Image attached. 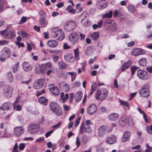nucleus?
<instances>
[{
    "instance_id": "nucleus-1",
    "label": "nucleus",
    "mask_w": 152,
    "mask_h": 152,
    "mask_svg": "<svg viewBox=\"0 0 152 152\" xmlns=\"http://www.w3.org/2000/svg\"><path fill=\"white\" fill-rule=\"evenodd\" d=\"M92 125V122L89 120L86 121L85 124L84 123H82L80 127V134H83L84 133H91L92 131L91 126Z\"/></svg>"
},
{
    "instance_id": "nucleus-2",
    "label": "nucleus",
    "mask_w": 152,
    "mask_h": 152,
    "mask_svg": "<svg viewBox=\"0 0 152 152\" xmlns=\"http://www.w3.org/2000/svg\"><path fill=\"white\" fill-rule=\"evenodd\" d=\"M107 93L105 88L98 89L95 93V96L96 100L102 101L106 97Z\"/></svg>"
},
{
    "instance_id": "nucleus-3",
    "label": "nucleus",
    "mask_w": 152,
    "mask_h": 152,
    "mask_svg": "<svg viewBox=\"0 0 152 152\" xmlns=\"http://www.w3.org/2000/svg\"><path fill=\"white\" fill-rule=\"evenodd\" d=\"M0 56V61L3 62H4L7 58L10 57V49L7 48L5 47L3 48L1 52Z\"/></svg>"
},
{
    "instance_id": "nucleus-4",
    "label": "nucleus",
    "mask_w": 152,
    "mask_h": 152,
    "mask_svg": "<svg viewBox=\"0 0 152 152\" xmlns=\"http://www.w3.org/2000/svg\"><path fill=\"white\" fill-rule=\"evenodd\" d=\"M111 130L112 129L108 125H102L98 128L97 134L99 137H102L105 134L106 131Z\"/></svg>"
},
{
    "instance_id": "nucleus-5",
    "label": "nucleus",
    "mask_w": 152,
    "mask_h": 152,
    "mask_svg": "<svg viewBox=\"0 0 152 152\" xmlns=\"http://www.w3.org/2000/svg\"><path fill=\"white\" fill-rule=\"evenodd\" d=\"M76 26L77 24L75 21L70 20L64 25V28L67 31H71L75 29Z\"/></svg>"
},
{
    "instance_id": "nucleus-6",
    "label": "nucleus",
    "mask_w": 152,
    "mask_h": 152,
    "mask_svg": "<svg viewBox=\"0 0 152 152\" xmlns=\"http://www.w3.org/2000/svg\"><path fill=\"white\" fill-rule=\"evenodd\" d=\"M25 132L24 128L22 126H16L13 129V135L15 136L19 137L23 135Z\"/></svg>"
},
{
    "instance_id": "nucleus-7",
    "label": "nucleus",
    "mask_w": 152,
    "mask_h": 152,
    "mask_svg": "<svg viewBox=\"0 0 152 152\" xmlns=\"http://www.w3.org/2000/svg\"><path fill=\"white\" fill-rule=\"evenodd\" d=\"M139 94L141 96L144 98L148 97L150 94L148 85H146L143 86L140 90Z\"/></svg>"
},
{
    "instance_id": "nucleus-8",
    "label": "nucleus",
    "mask_w": 152,
    "mask_h": 152,
    "mask_svg": "<svg viewBox=\"0 0 152 152\" xmlns=\"http://www.w3.org/2000/svg\"><path fill=\"white\" fill-rule=\"evenodd\" d=\"M108 6V3L105 0H98L96 3V6L98 9L102 10Z\"/></svg>"
},
{
    "instance_id": "nucleus-9",
    "label": "nucleus",
    "mask_w": 152,
    "mask_h": 152,
    "mask_svg": "<svg viewBox=\"0 0 152 152\" xmlns=\"http://www.w3.org/2000/svg\"><path fill=\"white\" fill-rule=\"evenodd\" d=\"M44 83V79L43 78L37 80L34 82L33 87L35 89H39L42 88Z\"/></svg>"
},
{
    "instance_id": "nucleus-10",
    "label": "nucleus",
    "mask_w": 152,
    "mask_h": 152,
    "mask_svg": "<svg viewBox=\"0 0 152 152\" xmlns=\"http://www.w3.org/2000/svg\"><path fill=\"white\" fill-rule=\"evenodd\" d=\"M145 51L141 48H137L133 49L131 55L136 56L142 54H145Z\"/></svg>"
},
{
    "instance_id": "nucleus-11",
    "label": "nucleus",
    "mask_w": 152,
    "mask_h": 152,
    "mask_svg": "<svg viewBox=\"0 0 152 152\" xmlns=\"http://www.w3.org/2000/svg\"><path fill=\"white\" fill-rule=\"evenodd\" d=\"M116 136L113 134H111L107 137L105 142L107 144H111L115 143L116 141Z\"/></svg>"
},
{
    "instance_id": "nucleus-12",
    "label": "nucleus",
    "mask_w": 152,
    "mask_h": 152,
    "mask_svg": "<svg viewBox=\"0 0 152 152\" xmlns=\"http://www.w3.org/2000/svg\"><path fill=\"white\" fill-rule=\"evenodd\" d=\"M15 36V30L11 29L7 31L4 36V38L5 39H10L14 38Z\"/></svg>"
},
{
    "instance_id": "nucleus-13",
    "label": "nucleus",
    "mask_w": 152,
    "mask_h": 152,
    "mask_svg": "<svg viewBox=\"0 0 152 152\" xmlns=\"http://www.w3.org/2000/svg\"><path fill=\"white\" fill-rule=\"evenodd\" d=\"M35 69L37 73L40 72L42 74L45 73L47 70L44 64L41 65L40 66L39 65H36L35 66Z\"/></svg>"
},
{
    "instance_id": "nucleus-14",
    "label": "nucleus",
    "mask_w": 152,
    "mask_h": 152,
    "mask_svg": "<svg viewBox=\"0 0 152 152\" xmlns=\"http://www.w3.org/2000/svg\"><path fill=\"white\" fill-rule=\"evenodd\" d=\"M137 75V76L141 79H147L148 77L147 72L141 69L138 71Z\"/></svg>"
},
{
    "instance_id": "nucleus-15",
    "label": "nucleus",
    "mask_w": 152,
    "mask_h": 152,
    "mask_svg": "<svg viewBox=\"0 0 152 152\" xmlns=\"http://www.w3.org/2000/svg\"><path fill=\"white\" fill-rule=\"evenodd\" d=\"M97 110L96 105L94 104H92L88 107L87 109V113L90 115H92Z\"/></svg>"
},
{
    "instance_id": "nucleus-16",
    "label": "nucleus",
    "mask_w": 152,
    "mask_h": 152,
    "mask_svg": "<svg viewBox=\"0 0 152 152\" xmlns=\"http://www.w3.org/2000/svg\"><path fill=\"white\" fill-rule=\"evenodd\" d=\"M13 90V88L12 87L9 86L6 87L4 89V95L7 97H10L12 96Z\"/></svg>"
},
{
    "instance_id": "nucleus-17",
    "label": "nucleus",
    "mask_w": 152,
    "mask_h": 152,
    "mask_svg": "<svg viewBox=\"0 0 152 152\" xmlns=\"http://www.w3.org/2000/svg\"><path fill=\"white\" fill-rule=\"evenodd\" d=\"M48 88L49 91L54 95H57L59 94V91L58 88L54 85H49Z\"/></svg>"
},
{
    "instance_id": "nucleus-18",
    "label": "nucleus",
    "mask_w": 152,
    "mask_h": 152,
    "mask_svg": "<svg viewBox=\"0 0 152 152\" xmlns=\"http://www.w3.org/2000/svg\"><path fill=\"white\" fill-rule=\"evenodd\" d=\"M37 126L36 124L30 125L28 127V132L31 134H35L37 132Z\"/></svg>"
},
{
    "instance_id": "nucleus-19",
    "label": "nucleus",
    "mask_w": 152,
    "mask_h": 152,
    "mask_svg": "<svg viewBox=\"0 0 152 152\" xmlns=\"http://www.w3.org/2000/svg\"><path fill=\"white\" fill-rule=\"evenodd\" d=\"M79 39V36L76 32L72 33L69 37V40L74 42H76Z\"/></svg>"
},
{
    "instance_id": "nucleus-20",
    "label": "nucleus",
    "mask_w": 152,
    "mask_h": 152,
    "mask_svg": "<svg viewBox=\"0 0 152 152\" xmlns=\"http://www.w3.org/2000/svg\"><path fill=\"white\" fill-rule=\"evenodd\" d=\"M131 136L130 132L128 131L125 132L123 135L122 138L121 140L123 142H125L129 140Z\"/></svg>"
},
{
    "instance_id": "nucleus-21",
    "label": "nucleus",
    "mask_w": 152,
    "mask_h": 152,
    "mask_svg": "<svg viewBox=\"0 0 152 152\" xmlns=\"http://www.w3.org/2000/svg\"><path fill=\"white\" fill-rule=\"evenodd\" d=\"M12 106V104L10 102H7L4 103L1 107H0V110H7L10 109Z\"/></svg>"
},
{
    "instance_id": "nucleus-22",
    "label": "nucleus",
    "mask_w": 152,
    "mask_h": 152,
    "mask_svg": "<svg viewBox=\"0 0 152 152\" xmlns=\"http://www.w3.org/2000/svg\"><path fill=\"white\" fill-rule=\"evenodd\" d=\"M65 60L68 62H73L74 61L73 56L70 53L66 54L64 56Z\"/></svg>"
},
{
    "instance_id": "nucleus-23",
    "label": "nucleus",
    "mask_w": 152,
    "mask_h": 152,
    "mask_svg": "<svg viewBox=\"0 0 152 152\" xmlns=\"http://www.w3.org/2000/svg\"><path fill=\"white\" fill-rule=\"evenodd\" d=\"M119 116V115L117 113H112L109 115L108 119L110 121H115L118 120Z\"/></svg>"
},
{
    "instance_id": "nucleus-24",
    "label": "nucleus",
    "mask_w": 152,
    "mask_h": 152,
    "mask_svg": "<svg viewBox=\"0 0 152 152\" xmlns=\"http://www.w3.org/2000/svg\"><path fill=\"white\" fill-rule=\"evenodd\" d=\"M47 44L50 48H55L58 46V42L56 40H51L48 41Z\"/></svg>"
},
{
    "instance_id": "nucleus-25",
    "label": "nucleus",
    "mask_w": 152,
    "mask_h": 152,
    "mask_svg": "<svg viewBox=\"0 0 152 152\" xmlns=\"http://www.w3.org/2000/svg\"><path fill=\"white\" fill-rule=\"evenodd\" d=\"M22 66L24 70L26 72L30 71L32 69L30 65L26 62H23L22 64Z\"/></svg>"
},
{
    "instance_id": "nucleus-26",
    "label": "nucleus",
    "mask_w": 152,
    "mask_h": 152,
    "mask_svg": "<svg viewBox=\"0 0 152 152\" xmlns=\"http://www.w3.org/2000/svg\"><path fill=\"white\" fill-rule=\"evenodd\" d=\"M83 96V94L82 92L80 91L75 94L74 99L76 102H78L81 99Z\"/></svg>"
},
{
    "instance_id": "nucleus-27",
    "label": "nucleus",
    "mask_w": 152,
    "mask_h": 152,
    "mask_svg": "<svg viewBox=\"0 0 152 152\" xmlns=\"http://www.w3.org/2000/svg\"><path fill=\"white\" fill-rule=\"evenodd\" d=\"M61 30V29L58 28H53L52 29L51 32L52 35L56 38L58 34Z\"/></svg>"
},
{
    "instance_id": "nucleus-28",
    "label": "nucleus",
    "mask_w": 152,
    "mask_h": 152,
    "mask_svg": "<svg viewBox=\"0 0 152 152\" xmlns=\"http://www.w3.org/2000/svg\"><path fill=\"white\" fill-rule=\"evenodd\" d=\"M131 65V63L129 61L125 62L121 67V71L122 72L124 71L125 70L129 67Z\"/></svg>"
},
{
    "instance_id": "nucleus-29",
    "label": "nucleus",
    "mask_w": 152,
    "mask_h": 152,
    "mask_svg": "<svg viewBox=\"0 0 152 152\" xmlns=\"http://www.w3.org/2000/svg\"><path fill=\"white\" fill-rule=\"evenodd\" d=\"M127 120L126 117L125 115H123L121 119L119 121L120 125L122 127H124L126 124Z\"/></svg>"
},
{
    "instance_id": "nucleus-30",
    "label": "nucleus",
    "mask_w": 152,
    "mask_h": 152,
    "mask_svg": "<svg viewBox=\"0 0 152 152\" xmlns=\"http://www.w3.org/2000/svg\"><path fill=\"white\" fill-rule=\"evenodd\" d=\"M56 36L57 37H56V38L60 41L63 40L65 37L64 33L61 30Z\"/></svg>"
},
{
    "instance_id": "nucleus-31",
    "label": "nucleus",
    "mask_w": 152,
    "mask_h": 152,
    "mask_svg": "<svg viewBox=\"0 0 152 152\" xmlns=\"http://www.w3.org/2000/svg\"><path fill=\"white\" fill-rule=\"evenodd\" d=\"M50 106L53 112L60 107L57 103L53 102H51L50 104Z\"/></svg>"
},
{
    "instance_id": "nucleus-32",
    "label": "nucleus",
    "mask_w": 152,
    "mask_h": 152,
    "mask_svg": "<svg viewBox=\"0 0 152 152\" xmlns=\"http://www.w3.org/2000/svg\"><path fill=\"white\" fill-rule=\"evenodd\" d=\"M99 36V33L98 32H95L92 33L91 35V39L94 40L97 39Z\"/></svg>"
},
{
    "instance_id": "nucleus-33",
    "label": "nucleus",
    "mask_w": 152,
    "mask_h": 152,
    "mask_svg": "<svg viewBox=\"0 0 152 152\" xmlns=\"http://www.w3.org/2000/svg\"><path fill=\"white\" fill-rule=\"evenodd\" d=\"M61 98V100L62 101V102H64L67 99H68L69 98V96L67 94H65L64 95V93L62 92L60 96Z\"/></svg>"
},
{
    "instance_id": "nucleus-34",
    "label": "nucleus",
    "mask_w": 152,
    "mask_h": 152,
    "mask_svg": "<svg viewBox=\"0 0 152 152\" xmlns=\"http://www.w3.org/2000/svg\"><path fill=\"white\" fill-rule=\"evenodd\" d=\"M84 20V19H83L81 21V23L84 27H88L91 25V23L90 20H86L85 22H83Z\"/></svg>"
},
{
    "instance_id": "nucleus-35",
    "label": "nucleus",
    "mask_w": 152,
    "mask_h": 152,
    "mask_svg": "<svg viewBox=\"0 0 152 152\" xmlns=\"http://www.w3.org/2000/svg\"><path fill=\"white\" fill-rule=\"evenodd\" d=\"M53 112L57 116L61 115L62 114V111L60 107L53 111Z\"/></svg>"
},
{
    "instance_id": "nucleus-36",
    "label": "nucleus",
    "mask_w": 152,
    "mask_h": 152,
    "mask_svg": "<svg viewBox=\"0 0 152 152\" xmlns=\"http://www.w3.org/2000/svg\"><path fill=\"white\" fill-rule=\"evenodd\" d=\"M45 19L42 17L40 18L39 22L42 27H45L48 24L47 22L45 21Z\"/></svg>"
},
{
    "instance_id": "nucleus-37",
    "label": "nucleus",
    "mask_w": 152,
    "mask_h": 152,
    "mask_svg": "<svg viewBox=\"0 0 152 152\" xmlns=\"http://www.w3.org/2000/svg\"><path fill=\"white\" fill-rule=\"evenodd\" d=\"M58 64L60 69H63L66 68L67 66L66 63L62 61L58 62Z\"/></svg>"
},
{
    "instance_id": "nucleus-38",
    "label": "nucleus",
    "mask_w": 152,
    "mask_h": 152,
    "mask_svg": "<svg viewBox=\"0 0 152 152\" xmlns=\"http://www.w3.org/2000/svg\"><path fill=\"white\" fill-rule=\"evenodd\" d=\"M137 109L140 113L143 114V118L145 120V121L146 123L148 122V120L147 117V115L145 114L144 112L142 111L139 107H138Z\"/></svg>"
},
{
    "instance_id": "nucleus-39",
    "label": "nucleus",
    "mask_w": 152,
    "mask_h": 152,
    "mask_svg": "<svg viewBox=\"0 0 152 152\" xmlns=\"http://www.w3.org/2000/svg\"><path fill=\"white\" fill-rule=\"evenodd\" d=\"M139 64L141 66H145L147 64L146 59L145 58L140 59L138 61Z\"/></svg>"
},
{
    "instance_id": "nucleus-40",
    "label": "nucleus",
    "mask_w": 152,
    "mask_h": 152,
    "mask_svg": "<svg viewBox=\"0 0 152 152\" xmlns=\"http://www.w3.org/2000/svg\"><path fill=\"white\" fill-rule=\"evenodd\" d=\"M38 101L41 103L45 105L46 104L48 103L47 100L44 97H42L39 98Z\"/></svg>"
},
{
    "instance_id": "nucleus-41",
    "label": "nucleus",
    "mask_w": 152,
    "mask_h": 152,
    "mask_svg": "<svg viewBox=\"0 0 152 152\" xmlns=\"http://www.w3.org/2000/svg\"><path fill=\"white\" fill-rule=\"evenodd\" d=\"M67 74L71 76V81L72 82L75 79L77 73L75 72H69L67 73Z\"/></svg>"
},
{
    "instance_id": "nucleus-42",
    "label": "nucleus",
    "mask_w": 152,
    "mask_h": 152,
    "mask_svg": "<svg viewBox=\"0 0 152 152\" xmlns=\"http://www.w3.org/2000/svg\"><path fill=\"white\" fill-rule=\"evenodd\" d=\"M44 64L47 70L52 69H53V65L51 62H47Z\"/></svg>"
},
{
    "instance_id": "nucleus-43",
    "label": "nucleus",
    "mask_w": 152,
    "mask_h": 152,
    "mask_svg": "<svg viewBox=\"0 0 152 152\" xmlns=\"http://www.w3.org/2000/svg\"><path fill=\"white\" fill-rule=\"evenodd\" d=\"M119 102L121 105H124L128 108H129V104L127 102L122 101L120 99L119 100Z\"/></svg>"
},
{
    "instance_id": "nucleus-44",
    "label": "nucleus",
    "mask_w": 152,
    "mask_h": 152,
    "mask_svg": "<svg viewBox=\"0 0 152 152\" xmlns=\"http://www.w3.org/2000/svg\"><path fill=\"white\" fill-rule=\"evenodd\" d=\"M67 10L69 12L73 14H75L76 12L75 10L73 9V7L70 5L68 6Z\"/></svg>"
},
{
    "instance_id": "nucleus-45",
    "label": "nucleus",
    "mask_w": 152,
    "mask_h": 152,
    "mask_svg": "<svg viewBox=\"0 0 152 152\" xmlns=\"http://www.w3.org/2000/svg\"><path fill=\"white\" fill-rule=\"evenodd\" d=\"M113 21L111 19H108L105 20L104 22V25L105 26L108 25L110 26V25L112 24Z\"/></svg>"
},
{
    "instance_id": "nucleus-46",
    "label": "nucleus",
    "mask_w": 152,
    "mask_h": 152,
    "mask_svg": "<svg viewBox=\"0 0 152 152\" xmlns=\"http://www.w3.org/2000/svg\"><path fill=\"white\" fill-rule=\"evenodd\" d=\"M75 56V59L77 60L79 59V51L78 48L74 50Z\"/></svg>"
},
{
    "instance_id": "nucleus-47",
    "label": "nucleus",
    "mask_w": 152,
    "mask_h": 152,
    "mask_svg": "<svg viewBox=\"0 0 152 152\" xmlns=\"http://www.w3.org/2000/svg\"><path fill=\"white\" fill-rule=\"evenodd\" d=\"M4 3V0H0V12H1L3 10Z\"/></svg>"
},
{
    "instance_id": "nucleus-48",
    "label": "nucleus",
    "mask_w": 152,
    "mask_h": 152,
    "mask_svg": "<svg viewBox=\"0 0 152 152\" xmlns=\"http://www.w3.org/2000/svg\"><path fill=\"white\" fill-rule=\"evenodd\" d=\"M7 75L8 80L10 82H12L13 81V78L12 72H9Z\"/></svg>"
},
{
    "instance_id": "nucleus-49",
    "label": "nucleus",
    "mask_w": 152,
    "mask_h": 152,
    "mask_svg": "<svg viewBox=\"0 0 152 152\" xmlns=\"http://www.w3.org/2000/svg\"><path fill=\"white\" fill-rule=\"evenodd\" d=\"M112 12L110 11L109 12L104 14L103 16V18H110L112 16Z\"/></svg>"
},
{
    "instance_id": "nucleus-50",
    "label": "nucleus",
    "mask_w": 152,
    "mask_h": 152,
    "mask_svg": "<svg viewBox=\"0 0 152 152\" xmlns=\"http://www.w3.org/2000/svg\"><path fill=\"white\" fill-rule=\"evenodd\" d=\"M19 62H18L12 68V72L14 73L17 72V68L19 66Z\"/></svg>"
},
{
    "instance_id": "nucleus-51",
    "label": "nucleus",
    "mask_w": 152,
    "mask_h": 152,
    "mask_svg": "<svg viewBox=\"0 0 152 152\" xmlns=\"http://www.w3.org/2000/svg\"><path fill=\"white\" fill-rule=\"evenodd\" d=\"M63 89L65 91H69L70 89L69 86L66 84H65L63 86Z\"/></svg>"
},
{
    "instance_id": "nucleus-52",
    "label": "nucleus",
    "mask_w": 152,
    "mask_h": 152,
    "mask_svg": "<svg viewBox=\"0 0 152 152\" xmlns=\"http://www.w3.org/2000/svg\"><path fill=\"white\" fill-rule=\"evenodd\" d=\"M39 15L40 18L42 17L45 18H46V15L45 13L42 11H40L39 12Z\"/></svg>"
},
{
    "instance_id": "nucleus-53",
    "label": "nucleus",
    "mask_w": 152,
    "mask_h": 152,
    "mask_svg": "<svg viewBox=\"0 0 152 152\" xmlns=\"http://www.w3.org/2000/svg\"><path fill=\"white\" fill-rule=\"evenodd\" d=\"M61 122H59L57 124L53 126L52 128L54 130H55L57 129L61 125Z\"/></svg>"
},
{
    "instance_id": "nucleus-54",
    "label": "nucleus",
    "mask_w": 152,
    "mask_h": 152,
    "mask_svg": "<svg viewBox=\"0 0 152 152\" xmlns=\"http://www.w3.org/2000/svg\"><path fill=\"white\" fill-rule=\"evenodd\" d=\"M96 88L97 86L96 83H93L91 86V90L94 91Z\"/></svg>"
},
{
    "instance_id": "nucleus-55",
    "label": "nucleus",
    "mask_w": 152,
    "mask_h": 152,
    "mask_svg": "<svg viewBox=\"0 0 152 152\" xmlns=\"http://www.w3.org/2000/svg\"><path fill=\"white\" fill-rule=\"evenodd\" d=\"M130 69L132 72V74L133 75L134 74L135 71L137 69V68L136 66H133L131 67Z\"/></svg>"
},
{
    "instance_id": "nucleus-56",
    "label": "nucleus",
    "mask_w": 152,
    "mask_h": 152,
    "mask_svg": "<svg viewBox=\"0 0 152 152\" xmlns=\"http://www.w3.org/2000/svg\"><path fill=\"white\" fill-rule=\"evenodd\" d=\"M27 19V18L25 17H23L21 18L19 22V23L20 24H22L24 23L26 21Z\"/></svg>"
},
{
    "instance_id": "nucleus-57",
    "label": "nucleus",
    "mask_w": 152,
    "mask_h": 152,
    "mask_svg": "<svg viewBox=\"0 0 152 152\" xmlns=\"http://www.w3.org/2000/svg\"><path fill=\"white\" fill-rule=\"evenodd\" d=\"M96 151V152H103V148L102 147L97 146Z\"/></svg>"
},
{
    "instance_id": "nucleus-58",
    "label": "nucleus",
    "mask_w": 152,
    "mask_h": 152,
    "mask_svg": "<svg viewBox=\"0 0 152 152\" xmlns=\"http://www.w3.org/2000/svg\"><path fill=\"white\" fill-rule=\"evenodd\" d=\"M49 52L52 53H54L56 54H59L61 53V51L60 50H55L52 51L50 50Z\"/></svg>"
},
{
    "instance_id": "nucleus-59",
    "label": "nucleus",
    "mask_w": 152,
    "mask_h": 152,
    "mask_svg": "<svg viewBox=\"0 0 152 152\" xmlns=\"http://www.w3.org/2000/svg\"><path fill=\"white\" fill-rule=\"evenodd\" d=\"M20 99V97H17L16 99V100L15 101L14 103L13 104V106L14 109L15 108V105L17 104L19 101Z\"/></svg>"
},
{
    "instance_id": "nucleus-60",
    "label": "nucleus",
    "mask_w": 152,
    "mask_h": 152,
    "mask_svg": "<svg viewBox=\"0 0 152 152\" xmlns=\"http://www.w3.org/2000/svg\"><path fill=\"white\" fill-rule=\"evenodd\" d=\"M147 149L145 151V152H150L152 148L150 147L148 144H146Z\"/></svg>"
},
{
    "instance_id": "nucleus-61",
    "label": "nucleus",
    "mask_w": 152,
    "mask_h": 152,
    "mask_svg": "<svg viewBox=\"0 0 152 152\" xmlns=\"http://www.w3.org/2000/svg\"><path fill=\"white\" fill-rule=\"evenodd\" d=\"M92 51V49L90 47L88 48L86 50L85 53L87 55H88Z\"/></svg>"
},
{
    "instance_id": "nucleus-62",
    "label": "nucleus",
    "mask_w": 152,
    "mask_h": 152,
    "mask_svg": "<svg viewBox=\"0 0 152 152\" xmlns=\"http://www.w3.org/2000/svg\"><path fill=\"white\" fill-rule=\"evenodd\" d=\"M44 92H45V91L44 89H43L41 91H37L36 92V95L37 96H39Z\"/></svg>"
},
{
    "instance_id": "nucleus-63",
    "label": "nucleus",
    "mask_w": 152,
    "mask_h": 152,
    "mask_svg": "<svg viewBox=\"0 0 152 152\" xmlns=\"http://www.w3.org/2000/svg\"><path fill=\"white\" fill-rule=\"evenodd\" d=\"M25 147V144L23 143H21L19 145V148L21 150H23Z\"/></svg>"
},
{
    "instance_id": "nucleus-64",
    "label": "nucleus",
    "mask_w": 152,
    "mask_h": 152,
    "mask_svg": "<svg viewBox=\"0 0 152 152\" xmlns=\"http://www.w3.org/2000/svg\"><path fill=\"white\" fill-rule=\"evenodd\" d=\"M146 129L147 131L149 133H150V134L152 133V132H151V130L152 131V125H151L150 126V128L149 127H147Z\"/></svg>"
}]
</instances>
